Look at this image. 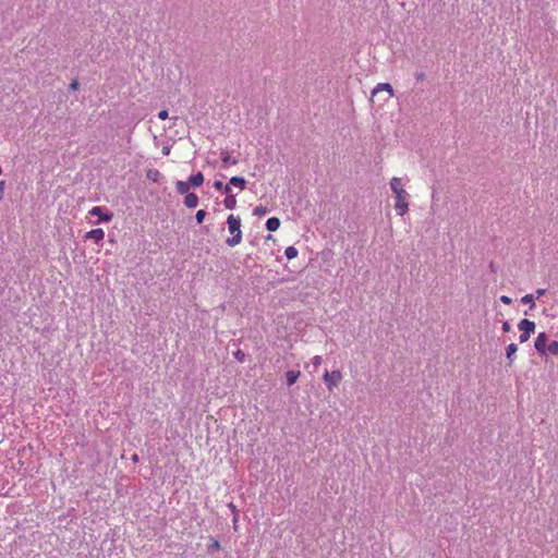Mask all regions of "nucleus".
Returning <instances> with one entry per match:
<instances>
[{"instance_id":"11","label":"nucleus","mask_w":558,"mask_h":558,"mask_svg":"<svg viewBox=\"0 0 558 558\" xmlns=\"http://www.w3.org/2000/svg\"><path fill=\"white\" fill-rule=\"evenodd\" d=\"M229 183L240 190H244L246 187V180L243 177H232Z\"/></svg>"},{"instance_id":"18","label":"nucleus","mask_w":558,"mask_h":558,"mask_svg":"<svg viewBox=\"0 0 558 558\" xmlns=\"http://www.w3.org/2000/svg\"><path fill=\"white\" fill-rule=\"evenodd\" d=\"M286 376H287L288 385L291 386V385H293L298 380V378L300 376V372L288 371Z\"/></svg>"},{"instance_id":"31","label":"nucleus","mask_w":558,"mask_h":558,"mask_svg":"<svg viewBox=\"0 0 558 558\" xmlns=\"http://www.w3.org/2000/svg\"><path fill=\"white\" fill-rule=\"evenodd\" d=\"M312 362H313V365L317 367L322 363V356H319V355L314 356Z\"/></svg>"},{"instance_id":"17","label":"nucleus","mask_w":558,"mask_h":558,"mask_svg":"<svg viewBox=\"0 0 558 558\" xmlns=\"http://www.w3.org/2000/svg\"><path fill=\"white\" fill-rule=\"evenodd\" d=\"M175 187H177V191L179 194H187L189 193V190H190V184L189 182H184V181H178L175 183Z\"/></svg>"},{"instance_id":"24","label":"nucleus","mask_w":558,"mask_h":558,"mask_svg":"<svg viewBox=\"0 0 558 558\" xmlns=\"http://www.w3.org/2000/svg\"><path fill=\"white\" fill-rule=\"evenodd\" d=\"M205 217H206V211L203 209H199L195 215L196 222L202 223L204 221Z\"/></svg>"},{"instance_id":"37","label":"nucleus","mask_w":558,"mask_h":558,"mask_svg":"<svg viewBox=\"0 0 558 558\" xmlns=\"http://www.w3.org/2000/svg\"><path fill=\"white\" fill-rule=\"evenodd\" d=\"M0 191H1V193H3V191H4V182L3 181L0 182Z\"/></svg>"},{"instance_id":"34","label":"nucleus","mask_w":558,"mask_h":558,"mask_svg":"<svg viewBox=\"0 0 558 558\" xmlns=\"http://www.w3.org/2000/svg\"><path fill=\"white\" fill-rule=\"evenodd\" d=\"M170 149H171L170 146H163L162 147V154L166 155V156L169 155L170 154Z\"/></svg>"},{"instance_id":"5","label":"nucleus","mask_w":558,"mask_h":558,"mask_svg":"<svg viewBox=\"0 0 558 558\" xmlns=\"http://www.w3.org/2000/svg\"><path fill=\"white\" fill-rule=\"evenodd\" d=\"M547 342H548L547 335L545 332L538 333V336L535 339L534 347L539 354L546 353V348L548 345Z\"/></svg>"},{"instance_id":"2","label":"nucleus","mask_w":558,"mask_h":558,"mask_svg":"<svg viewBox=\"0 0 558 558\" xmlns=\"http://www.w3.org/2000/svg\"><path fill=\"white\" fill-rule=\"evenodd\" d=\"M227 223L232 236L228 238L226 240V243L231 247L236 246L242 241L241 219L239 217H235L234 215H230L227 218Z\"/></svg>"},{"instance_id":"14","label":"nucleus","mask_w":558,"mask_h":558,"mask_svg":"<svg viewBox=\"0 0 558 558\" xmlns=\"http://www.w3.org/2000/svg\"><path fill=\"white\" fill-rule=\"evenodd\" d=\"M517 350H518V345L515 343H510L506 348V356L509 360V364H511L513 362V356H514Z\"/></svg>"},{"instance_id":"22","label":"nucleus","mask_w":558,"mask_h":558,"mask_svg":"<svg viewBox=\"0 0 558 558\" xmlns=\"http://www.w3.org/2000/svg\"><path fill=\"white\" fill-rule=\"evenodd\" d=\"M267 213H268L267 207L262 206V205L256 206V207L254 208V210H253V214H254L255 216H258V217L265 216Z\"/></svg>"},{"instance_id":"8","label":"nucleus","mask_w":558,"mask_h":558,"mask_svg":"<svg viewBox=\"0 0 558 558\" xmlns=\"http://www.w3.org/2000/svg\"><path fill=\"white\" fill-rule=\"evenodd\" d=\"M87 239L94 240L96 243H99L105 238V232L102 229H93L86 233Z\"/></svg>"},{"instance_id":"38","label":"nucleus","mask_w":558,"mask_h":558,"mask_svg":"<svg viewBox=\"0 0 558 558\" xmlns=\"http://www.w3.org/2000/svg\"><path fill=\"white\" fill-rule=\"evenodd\" d=\"M236 523H238V517H236V514H234V518H233L234 529H236Z\"/></svg>"},{"instance_id":"1","label":"nucleus","mask_w":558,"mask_h":558,"mask_svg":"<svg viewBox=\"0 0 558 558\" xmlns=\"http://www.w3.org/2000/svg\"><path fill=\"white\" fill-rule=\"evenodd\" d=\"M390 187L396 195L395 208L399 216H403L409 209L408 197L409 194L403 189L400 178H392L390 180Z\"/></svg>"},{"instance_id":"21","label":"nucleus","mask_w":558,"mask_h":558,"mask_svg":"<svg viewBox=\"0 0 558 558\" xmlns=\"http://www.w3.org/2000/svg\"><path fill=\"white\" fill-rule=\"evenodd\" d=\"M284 255L288 259H292L298 256V250L294 246H288L284 251Z\"/></svg>"},{"instance_id":"4","label":"nucleus","mask_w":558,"mask_h":558,"mask_svg":"<svg viewBox=\"0 0 558 558\" xmlns=\"http://www.w3.org/2000/svg\"><path fill=\"white\" fill-rule=\"evenodd\" d=\"M342 376L339 371L328 372L326 371L324 374V380L327 384L328 388L331 389L333 386H337Z\"/></svg>"},{"instance_id":"33","label":"nucleus","mask_w":558,"mask_h":558,"mask_svg":"<svg viewBox=\"0 0 558 558\" xmlns=\"http://www.w3.org/2000/svg\"><path fill=\"white\" fill-rule=\"evenodd\" d=\"M546 290L545 289H537L536 290V298L539 299L541 296H543L545 294Z\"/></svg>"},{"instance_id":"10","label":"nucleus","mask_w":558,"mask_h":558,"mask_svg":"<svg viewBox=\"0 0 558 558\" xmlns=\"http://www.w3.org/2000/svg\"><path fill=\"white\" fill-rule=\"evenodd\" d=\"M204 182V175L202 172H197L196 174H193L189 178V184L192 187H198Z\"/></svg>"},{"instance_id":"13","label":"nucleus","mask_w":558,"mask_h":558,"mask_svg":"<svg viewBox=\"0 0 558 558\" xmlns=\"http://www.w3.org/2000/svg\"><path fill=\"white\" fill-rule=\"evenodd\" d=\"M280 227V220L277 217H271L266 221V228L268 231H276Z\"/></svg>"},{"instance_id":"23","label":"nucleus","mask_w":558,"mask_h":558,"mask_svg":"<svg viewBox=\"0 0 558 558\" xmlns=\"http://www.w3.org/2000/svg\"><path fill=\"white\" fill-rule=\"evenodd\" d=\"M521 302L524 304H531V307L535 306L534 296L532 294H526L521 299Z\"/></svg>"},{"instance_id":"36","label":"nucleus","mask_w":558,"mask_h":558,"mask_svg":"<svg viewBox=\"0 0 558 558\" xmlns=\"http://www.w3.org/2000/svg\"><path fill=\"white\" fill-rule=\"evenodd\" d=\"M229 508L232 510V512H233L234 514H236V508H235V506H234L232 502H231V504H229Z\"/></svg>"},{"instance_id":"32","label":"nucleus","mask_w":558,"mask_h":558,"mask_svg":"<svg viewBox=\"0 0 558 558\" xmlns=\"http://www.w3.org/2000/svg\"><path fill=\"white\" fill-rule=\"evenodd\" d=\"M223 194H226V196H228V194H232L231 193V187H230V183L229 184H226L221 191Z\"/></svg>"},{"instance_id":"20","label":"nucleus","mask_w":558,"mask_h":558,"mask_svg":"<svg viewBox=\"0 0 558 558\" xmlns=\"http://www.w3.org/2000/svg\"><path fill=\"white\" fill-rule=\"evenodd\" d=\"M219 549H220V543L217 539L210 537V543L208 545V553L213 554L215 551H218Z\"/></svg>"},{"instance_id":"7","label":"nucleus","mask_w":558,"mask_h":558,"mask_svg":"<svg viewBox=\"0 0 558 558\" xmlns=\"http://www.w3.org/2000/svg\"><path fill=\"white\" fill-rule=\"evenodd\" d=\"M183 203L187 208H195L198 205V196L195 193H187Z\"/></svg>"},{"instance_id":"27","label":"nucleus","mask_w":558,"mask_h":558,"mask_svg":"<svg viewBox=\"0 0 558 558\" xmlns=\"http://www.w3.org/2000/svg\"><path fill=\"white\" fill-rule=\"evenodd\" d=\"M225 185H226V184H223L221 181H215V182H214V184H213V186H214L216 190H218V191H222V189H223V186H225Z\"/></svg>"},{"instance_id":"28","label":"nucleus","mask_w":558,"mask_h":558,"mask_svg":"<svg viewBox=\"0 0 558 558\" xmlns=\"http://www.w3.org/2000/svg\"><path fill=\"white\" fill-rule=\"evenodd\" d=\"M158 118L160 120H166L168 118V111L167 110H161L158 112Z\"/></svg>"},{"instance_id":"6","label":"nucleus","mask_w":558,"mask_h":558,"mask_svg":"<svg viewBox=\"0 0 558 558\" xmlns=\"http://www.w3.org/2000/svg\"><path fill=\"white\" fill-rule=\"evenodd\" d=\"M89 214L92 216H97L99 217V221H102V222H108L112 219L113 217V214L112 213H104L102 210V207H99V206H96L94 208H92V210L89 211Z\"/></svg>"},{"instance_id":"9","label":"nucleus","mask_w":558,"mask_h":558,"mask_svg":"<svg viewBox=\"0 0 558 558\" xmlns=\"http://www.w3.org/2000/svg\"><path fill=\"white\" fill-rule=\"evenodd\" d=\"M381 90H386L388 92L389 97H391L393 95V89H392V86L389 84V83H379L374 89H373V93H372V96H376L379 92Z\"/></svg>"},{"instance_id":"29","label":"nucleus","mask_w":558,"mask_h":558,"mask_svg":"<svg viewBox=\"0 0 558 558\" xmlns=\"http://www.w3.org/2000/svg\"><path fill=\"white\" fill-rule=\"evenodd\" d=\"M500 301H501L504 304H507V305L511 304V302H512V300H511L509 296H507V295H501V296H500Z\"/></svg>"},{"instance_id":"3","label":"nucleus","mask_w":558,"mask_h":558,"mask_svg":"<svg viewBox=\"0 0 558 558\" xmlns=\"http://www.w3.org/2000/svg\"><path fill=\"white\" fill-rule=\"evenodd\" d=\"M518 328L522 331V333L519 337V340L521 343H524L530 339L531 335L534 332L535 324L534 322L524 318L519 323Z\"/></svg>"},{"instance_id":"25","label":"nucleus","mask_w":558,"mask_h":558,"mask_svg":"<svg viewBox=\"0 0 558 558\" xmlns=\"http://www.w3.org/2000/svg\"><path fill=\"white\" fill-rule=\"evenodd\" d=\"M234 357L242 363L245 360V353L239 349L234 352Z\"/></svg>"},{"instance_id":"12","label":"nucleus","mask_w":558,"mask_h":558,"mask_svg":"<svg viewBox=\"0 0 558 558\" xmlns=\"http://www.w3.org/2000/svg\"><path fill=\"white\" fill-rule=\"evenodd\" d=\"M220 158H221V161L223 162V167H227L229 163H231V165L238 163V160L234 158L232 159L230 156V153L228 150H221Z\"/></svg>"},{"instance_id":"35","label":"nucleus","mask_w":558,"mask_h":558,"mask_svg":"<svg viewBox=\"0 0 558 558\" xmlns=\"http://www.w3.org/2000/svg\"><path fill=\"white\" fill-rule=\"evenodd\" d=\"M416 78H417L418 81H422V80H424V78H425V74H424V73H417V74H416Z\"/></svg>"},{"instance_id":"15","label":"nucleus","mask_w":558,"mask_h":558,"mask_svg":"<svg viewBox=\"0 0 558 558\" xmlns=\"http://www.w3.org/2000/svg\"><path fill=\"white\" fill-rule=\"evenodd\" d=\"M146 178L153 182H158L161 178V173L157 169H148L146 171Z\"/></svg>"},{"instance_id":"16","label":"nucleus","mask_w":558,"mask_h":558,"mask_svg":"<svg viewBox=\"0 0 558 558\" xmlns=\"http://www.w3.org/2000/svg\"><path fill=\"white\" fill-rule=\"evenodd\" d=\"M223 205L227 209H233L236 206V198L233 194H228L223 201Z\"/></svg>"},{"instance_id":"26","label":"nucleus","mask_w":558,"mask_h":558,"mask_svg":"<svg viewBox=\"0 0 558 558\" xmlns=\"http://www.w3.org/2000/svg\"><path fill=\"white\" fill-rule=\"evenodd\" d=\"M78 86H80L78 82H77L76 80H73V81L70 83V85H69V89H70L71 92H75V90H77V89H78Z\"/></svg>"},{"instance_id":"19","label":"nucleus","mask_w":558,"mask_h":558,"mask_svg":"<svg viewBox=\"0 0 558 558\" xmlns=\"http://www.w3.org/2000/svg\"><path fill=\"white\" fill-rule=\"evenodd\" d=\"M546 352L553 354V355H558V341H551L548 343L547 348H546Z\"/></svg>"},{"instance_id":"30","label":"nucleus","mask_w":558,"mask_h":558,"mask_svg":"<svg viewBox=\"0 0 558 558\" xmlns=\"http://www.w3.org/2000/svg\"><path fill=\"white\" fill-rule=\"evenodd\" d=\"M501 329L504 332H509L511 330V326L508 322H504Z\"/></svg>"},{"instance_id":"39","label":"nucleus","mask_w":558,"mask_h":558,"mask_svg":"<svg viewBox=\"0 0 558 558\" xmlns=\"http://www.w3.org/2000/svg\"><path fill=\"white\" fill-rule=\"evenodd\" d=\"M132 461H133V462H137V461H138V456H137V454H133V457H132Z\"/></svg>"}]
</instances>
